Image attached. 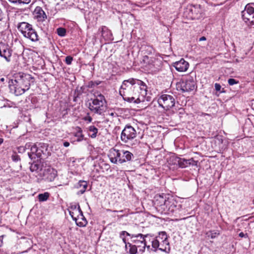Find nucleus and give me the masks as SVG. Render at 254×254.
<instances>
[{
    "mask_svg": "<svg viewBox=\"0 0 254 254\" xmlns=\"http://www.w3.org/2000/svg\"><path fill=\"white\" fill-rule=\"evenodd\" d=\"M35 78L31 74L23 72L15 73L9 81V88L16 96H19L28 91Z\"/></svg>",
    "mask_w": 254,
    "mask_h": 254,
    "instance_id": "1",
    "label": "nucleus"
},
{
    "mask_svg": "<svg viewBox=\"0 0 254 254\" xmlns=\"http://www.w3.org/2000/svg\"><path fill=\"white\" fill-rule=\"evenodd\" d=\"M138 89L140 90V94L143 97L146 95L147 87L146 84L141 80L131 78L125 80L123 82L120 93L122 95L123 91L124 94H125V93H127L129 90H132L134 92L135 90L138 91Z\"/></svg>",
    "mask_w": 254,
    "mask_h": 254,
    "instance_id": "2",
    "label": "nucleus"
},
{
    "mask_svg": "<svg viewBox=\"0 0 254 254\" xmlns=\"http://www.w3.org/2000/svg\"><path fill=\"white\" fill-rule=\"evenodd\" d=\"M29 157L31 159H35L36 157L40 159L47 158L51 155L49 149V145L44 143H36L30 148V152H28Z\"/></svg>",
    "mask_w": 254,
    "mask_h": 254,
    "instance_id": "3",
    "label": "nucleus"
},
{
    "mask_svg": "<svg viewBox=\"0 0 254 254\" xmlns=\"http://www.w3.org/2000/svg\"><path fill=\"white\" fill-rule=\"evenodd\" d=\"M106 101L105 97L101 94L94 95V98H91L89 103L88 108L90 111L98 115L103 114L106 109Z\"/></svg>",
    "mask_w": 254,
    "mask_h": 254,
    "instance_id": "4",
    "label": "nucleus"
},
{
    "mask_svg": "<svg viewBox=\"0 0 254 254\" xmlns=\"http://www.w3.org/2000/svg\"><path fill=\"white\" fill-rule=\"evenodd\" d=\"M17 28L24 37L29 39L33 42L39 40L37 33L33 28L31 24L26 22H22L18 24Z\"/></svg>",
    "mask_w": 254,
    "mask_h": 254,
    "instance_id": "5",
    "label": "nucleus"
},
{
    "mask_svg": "<svg viewBox=\"0 0 254 254\" xmlns=\"http://www.w3.org/2000/svg\"><path fill=\"white\" fill-rule=\"evenodd\" d=\"M159 239H161L163 245H165L166 246L169 245L166 233L164 231L160 232H159L158 236H156L152 239L149 238V241L151 243V250L154 252H156L158 249L162 252L168 253L167 251V248L166 247L164 248H163V247L159 248L160 245V244L159 243Z\"/></svg>",
    "mask_w": 254,
    "mask_h": 254,
    "instance_id": "6",
    "label": "nucleus"
},
{
    "mask_svg": "<svg viewBox=\"0 0 254 254\" xmlns=\"http://www.w3.org/2000/svg\"><path fill=\"white\" fill-rule=\"evenodd\" d=\"M131 239V243L134 244L138 248V252L142 254L145 252L146 246V239L153 237V235L150 234L143 235L142 234L128 235Z\"/></svg>",
    "mask_w": 254,
    "mask_h": 254,
    "instance_id": "7",
    "label": "nucleus"
},
{
    "mask_svg": "<svg viewBox=\"0 0 254 254\" xmlns=\"http://www.w3.org/2000/svg\"><path fill=\"white\" fill-rule=\"evenodd\" d=\"M143 61L144 63H147L146 67L152 73H156L162 69L163 62L161 60L154 58L149 60L148 57L146 55L143 57Z\"/></svg>",
    "mask_w": 254,
    "mask_h": 254,
    "instance_id": "8",
    "label": "nucleus"
},
{
    "mask_svg": "<svg viewBox=\"0 0 254 254\" xmlns=\"http://www.w3.org/2000/svg\"><path fill=\"white\" fill-rule=\"evenodd\" d=\"M176 86L177 89H180L183 92H190L196 88V83L193 77L189 76L186 79L178 82Z\"/></svg>",
    "mask_w": 254,
    "mask_h": 254,
    "instance_id": "9",
    "label": "nucleus"
},
{
    "mask_svg": "<svg viewBox=\"0 0 254 254\" xmlns=\"http://www.w3.org/2000/svg\"><path fill=\"white\" fill-rule=\"evenodd\" d=\"M158 103L159 106L167 111L175 106V99L172 95L163 94L158 98Z\"/></svg>",
    "mask_w": 254,
    "mask_h": 254,
    "instance_id": "10",
    "label": "nucleus"
},
{
    "mask_svg": "<svg viewBox=\"0 0 254 254\" xmlns=\"http://www.w3.org/2000/svg\"><path fill=\"white\" fill-rule=\"evenodd\" d=\"M136 136V131L133 127L129 125L125 126L121 134V139L125 143L128 142Z\"/></svg>",
    "mask_w": 254,
    "mask_h": 254,
    "instance_id": "11",
    "label": "nucleus"
},
{
    "mask_svg": "<svg viewBox=\"0 0 254 254\" xmlns=\"http://www.w3.org/2000/svg\"><path fill=\"white\" fill-rule=\"evenodd\" d=\"M243 19L246 23L249 22L251 25L254 24V7L250 4L246 6L245 9L242 12Z\"/></svg>",
    "mask_w": 254,
    "mask_h": 254,
    "instance_id": "12",
    "label": "nucleus"
},
{
    "mask_svg": "<svg viewBox=\"0 0 254 254\" xmlns=\"http://www.w3.org/2000/svg\"><path fill=\"white\" fill-rule=\"evenodd\" d=\"M171 159H172L173 164H178L179 166L182 168L187 167L190 165L197 166V161H194L193 158L185 159L177 156H172Z\"/></svg>",
    "mask_w": 254,
    "mask_h": 254,
    "instance_id": "13",
    "label": "nucleus"
},
{
    "mask_svg": "<svg viewBox=\"0 0 254 254\" xmlns=\"http://www.w3.org/2000/svg\"><path fill=\"white\" fill-rule=\"evenodd\" d=\"M40 176L47 182H52L57 176V171L50 166H45Z\"/></svg>",
    "mask_w": 254,
    "mask_h": 254,
    "instance_id": "14",
    "label": "nucleus"
},
{
    "mask_svg": "<svg viewBox=\"0 0 254 254\" xmlns=\"http://www.w3.org/2000/svg\"><path fill=\"white\" fill-rule=\"evenodd\" d=\"M202 10L200 5L192 6L189 8H187L185 11L188 13L189 18L191 19H199L202 17Z\"/></svg>",
    "mask_w": 254,
    "mask_h": 254,
    "instance_id": "15",
    "label": "nucleus"
},
{
    "mask_svg": "<svg viewBox=\"0 0 254 254\" xmlns=\"http://www.w3.org/2000/svg\"><path fill=\"white\" fill-rule=\"evenodd\" d=\"M12 50L9 46L3 42H0V56L9 62L11 61Z\"/></svg>",
    "mask_w": 254,
    "mask_h": 254,
    "instance_id": "16",
    "label": "nucleus"
},
{
    "mask_svg": "<svg viewBox=\"0 0 254 254\" xmlns=\"http://www.w3.org/2000/svg\"><path fill=\"white\" fill-rule=\"evenodd\" d=\"M177 202L172 196L167 195L163 211L165 213L173 212L177 206Z\"/></svg>",
    "mask_w": 254,
    "mask_h": 254,
    "instance_id": "17",
    "label": "nucleus"
},
{
    "mask_svg": "<svg viewBox=\"0 0 254 254\" xmlns=\"http://www.w3.org/2000/svg\"><path fill=\"white\" fill-rule=\"evenodd\" d=\"M122 150L117 149L115 148H112L109 150L108 157L110 161L114 164L119 163L121 164L122 159Z\"/></svg>",
    "mask_w": 254,
    "mask_h": 254,
    "instance_id": "18",
    "label": "nucleus"
},
{
    "mask_svg": "<svg viewBox=\"0 0 254 254\" xmlns=\"http://www.w3.org/2000/svg\"><path fill=\"white\" fill-rule=\"evenodd\" d=\"M47 165L43 162H42L41 159L37 161H34L30 166V170L31 172H35L41 176V173L44 171L45 166Z\"/></svg>",
    "mask_w": 254,
    "mask_h": 254,
    "instance_id": "19",
    "label": "nucleus"
},
{
    "mask_svg": "<svg viewBox=\"0 0 254 254\" xmlns=\"http://www.w3.org/2000/svg\"><path fill=\"white\" fill-rule=\"evenodd\" d=\"M168 194H157L155 196L154 204L159 210L163 211Z\"/></svg>",
    "mask_w": 254,
    "mask_h": 254,
    "instance_id": "20",
    "label": "nucleus"
},
{
    "mask_svg": "<svg viewBox=\"0 0 254 254\" xmlns=\"http://www.w3.org/2000/svg\"><path fill=\"white\" fill-rule=\"evenodd\" d=\"M68 211L70 215L73 220H76V216L77 215H80V217H83V212L79 204L71 205L69 207Z\"/></svg>",
    "mask_w": 254,
    "mask_h": 254,
    "instance_id": "21",
    "label": "nucleus"
},
{
    "mask_svg": "<svg viewBox=\"0 0 254 254\" xmlns=\"http://www.w3.org/2000/svg\"><path fill=\"white\" fill-rule=\"evenodd\" d=\"M173 66L179 72H185L187 71L189 67V64L184 59L173 63Z\"/></svg>",
    "mask_w": 254,
    "mask_h": 254,
    "instance_id": "22",
    "label": "nucleus"
},
{
    "mask_svg": "<svg viewBox=\"0 0 254 254\" xmlns=\"http://www.w3.org/2000/svg\"><path fill=\"white\" fill-rule=\"evenodd\" d=\"M34 15L39 21H43L47 19V15L45 11L40 6L36 7L34 10Z\"/></svg>",
    "mask_w": 254,
    "mask_h": 254,
    "instance_id": "23",
    "label": "nucleus"
},
{
    "mask_svg": "<svg viewBox=\"0 0 254 254\" xmlns=\"http://www.w3.org/2000/svg\"><path fill=\"white\" fill-rule=\"evenodd\" d=\"M121 155L122 159L121 160V164L130 161L134 158L133 154L127 150H122Z\"/></svg>",
    "mask_w": 254,
    "mask_h": 254,
    "instance_id": "24",
    "label": "nucleus"
},
{
    "mask_svg": "<svg viewBox=\"0 0 254 254\" xmlns=\"http://www.w3.org/2000/svg\"><path fill=\"white\" fill-rule=\"evenodd\" d=\"M137 248L138 247L133 245V243H128L127 244H126L125 246V249L127 251V253L129 254H136L137 253Z\"/></svg>",
    "mask_w": 254,
    "mask_h": 254,
    "instance_id": "25",
    "label": "nucleus"
},
{
    "mask_svg": "<svg viewBox=\"0 0 254 254\" xmlns=\"http://www.w3.org/2000/svg\"><path fill=\"white\" fill-rule=\"evenodd\" d=\"M80 215H77L76 216V220L74 221H75L76 225L81 227L86 226L88 223L87 221L83 215L82 217H80Z\"/></svg>",
    "mask_w": 254,
    "mask_h": 254,
    "instance_id": "26",
    "label": "nucleus"
},
{
    "mask_svg": "<svg viewBox=\"0 0 254 254\" xmlns=\"http://www.w3.org/2000/svg\"><path fill=\"white\" fill-rule=\"evenodd\" d=\"M76 132L74 133V136L77 137V141H81L83 139L84 135L82 133V130L80 127H76Z\"/></svg>",
    "mask_w": 254,
    "mask_h": 254,
    "instance_id": "27",
    "label": "nucleus"
},
{
    "mask_svg": "<svg viewBox=\"0 0 254 254\" xmlns=\"http://www.w3.org/2000/svg\"><path fill=\"white\" fill-rule=\"evenodd\" d=\"M88 130L90 132L92 133L89 134V136L92 138H95L96 137L98 129L94 126H90L88 127Z\"/></svg>",
    "mask_w": 254,
    "mask_h": 254,
    "instance_id": "28",
    "label": "nucleus"
},
{
    "mask_svg": "<svg viewBox=\"0 0 254 254\" xmlns=\"http://www.w3.org/2000/svg\"><path fill=\"white\" fill-rule=\"evenodd\" d=\"M142 49L144 54L152 55L154 52L153 47L150 45H144L142 46Z\"/></svg>",
    "mask_w": 254,
    "mask_h": 254,
    "instance_id": "29",
    "label": "nucleus"
},
{
    "mask_svg": "<svg viewBox=\"0 0 254 254\" xmlns=\"http://www.w3.org/2000/svg\"><path fill=\"white\" fill-rule=\"evenodd\" d=\"M111 32L106 26L102 27V35L103 37L110 39L111 36Z\"/></svg>",
    "mask_w": 254,
    "mask_h": 254,
    "instance_id": "30",
    "label": "nucleus"
},
{
    "mask_svg": "<svg viewBox=\"0 0 254 254\" xmlns=\"http://www.w3.org/2000/svg\"><path fill=\"white\" fill-rule=\"evenodd\" d=\"M50 196V193L48 192H45L43 193H40L38 195V199L40 201H46Z\"/></svg>",
    "mask_w": 254,
    "mask_h": 254,
    "instance_id": "31",
    "label": "nucleus"
},
{
    "mask_svg": "<svg viewBox=\"0 0 254 254\" xmlns=\"http://www.w3.org/2000/svg\"><path fill=\"white\" fill-rule=\"evenodd\" d=\"M220 234L218 231H209L206 233V235L208 237H210L211 239H214L216 238Z\"/></svg>",
    "mask_w": 254,
    "mask_h": 254,
    "instance_id": "32",
    "label": "nucleus"
},
{
    "mask_svg": "<svg viewBox=\"0 0 254 254\" xmlns=\"http://www.w3.org/2000/svg\"><path fill=\"white\" fill-rule=\"evenodd\" d=\"M125 100L128 102H133L136 104H138L141 102V100L139 97L135 99V98L133 96L125 97Z\"/></svg>",
    "mask_w": 254,
    "mask_h": 254,
    "instance_id": "33",
    "label": "nucleus"
},
{
    "mask_svg": "<svg viewBox=\"0 0 254 254\" xmlns=\"http://www.w3.org/2000/svg\"><path fill=\"white\" fill-rule=\"evenodd\" d=\"M57 33L59 36L64 37L65 35L66 30L64 28L60 27L57 29Z\"/></svg>",
    "mask_w": 254,
    "mask_h": 254,
    "instance_id": "34",
    "label": "nucleus"
},
{
    "mask_svg": "<svg viewBox=\"0 0 254 254\" xmlns=\"http://www.w3.org/2000/svg\"><path fill=\"white\" fill-rule=\"evenodd\" d=\"M11 159L13 161L15 162L20 161V156L16 154L15 152H14L13 154L11 155Z\"/></svg>",
    "mask_w": 254,
    "mask_h": 254,
    "instance_id": "35",
    "label": "nucleus"
},
{
    "mask_svg": "<svg viewBox=\"0 0 254 254\" xmlns=\"http://www.w3.org/2000/svg\"><path fill=\"white\" fill-rule=\"evenodd\" d=\"M78 185L80 187H82V188L87 189V183L86 181H80L78 182Z\"/></svg>",
    "mask_w": 254,
    "mask_h": 254,
    "instance_id": "36",
    "label": "nucleus"
},
{
    "mask_svg": "<svg viewBox=\"0 0 254 254\" xmlns=\"http://www.w3.org/2000/svg\"><path fill=\"white\" fill-rule=\"evenodd\" d=\"M73 58L70 56L66 57L65 59V62L67 65L71 64Z\"/></svg>",
    "mask_w": 254,
    "mask_h": 254,
    "instance_id": "37",
    "label": "nucleus"
},
{
    "mask_svg": "<svg viewBox=\"0 0 254 254\" xmlns=\"http://www.w3.org/2000/svg\"><path fill=\"white\" fill-rule=\"evenodd\" d=\"M228 82L230 85H233L234 84H238L239 83V81L236 80L234 78H229L228 80Z\"/></svg>",
    "mask_w": 254,
    "mask_h": 254,
    "instance_id": "38",
    "label": "nucleus"
},
{
    "mask_svg": "<svg viewBox=\"0 0 254 254\" xmlns=\"http://www.w3.org/2000/svg\"><path fill=\"white\" fill-rule=\"evenodd\" d=\"M18 5L21 4H27L29 3L31 1V0H18Z\"/></svg>",
    "mask_w": 254,
    "mask_h": 254,
    "instance_id": "39",
    "label": "nucleus"
},
{
    "mask_svg": "<svg viewBox=\"0 0 254 254\" xmlns=\"http://www.w3.org/2000/svg\"><path fill=\"white\" fill-rule=\"evenodd\" d=\"M99 83H98V82H94L93 81H90L88 83V87L89 88H93L94 87L95 85H98Z\"/></svg>",
    "mask_w": 254,
    "mask_h": 254,
    "instance_id": "40",
    "label": "nucleus"
},
{
    "mask_svg": "<svg viewBox=\"0 0 254 254\" xmlns=\"http://www.w3.org/2000/svg\"><path fill=\"white\" fill-rule=\"evenodd\" d=\"M125 235H126L127 236H128V235H132V234H130L129 233H128L127 232V231H122L121 233H120V237L121 238H123V236Z\"/></svg>",
    "mask_w": 254,
    "mask_h": 254,
    "instance_id": "41",
    "label": "nucleus"
},
{
    "mask_svg": "<svg viewBox=\"0 0 254 254\" xmlns=\"http://www.w3.org/2000/svg\"><path fill=\"white\" fill-rule=\"evenodd\" d=\"M221 85L218 83L215 84V88L216 91H220L221 89Z\"/></svg>",
    "mask_w": 254,
    "mask_h": 254,
    "instance_id": "42",
    "label": "nucleus"
},
{
    "mask_svg": "<svg viewBox=\"0 0 254 254\" xmlns=\"http://www.w3.org/2000/svg\"><path fill=\"white\" fill-rule=\"evenodd\" d=\"M86 189H84V188H82L80 190H79L77 192V194H83L84 193V192L85 191Z\"/></svg>",
    "mask_w": 254,
    "mask_h": 254,
    "instance_id": "43",
    "label": "nucleus"
},
{
    "mask_svg": "<svg viewBox=\"0 0 254 254\" xmlns=\"http://www.w3.org/2000/svg\"><path fill=\"white\" fill-rule=\"evenodd\" d=\"M9 2L13 3V4H16V5H18V2H19V0H8Z\"/></svg>",
    "mask_w": 254,
    "mask_h": 254,
    "instance_id": "44",
    "label": "nucleus"
},
{
    "mask_svg": "<svg viewBox=\"0 0 254 254\" xmlns=\"http://www.w3.org/2000/svg\"><path fill=\"white\" fill-rule=\"evenodd\" d=\"M239 236L241 237V238H243V237H248V235L247 234H244L243 232H241L239 234Z\"/></svg>",
    "mask_w": 254,
    "mask_h": 254,
    "instance_id": "45",
    "label": "nucleus"
},
{
    "mask_svg": "<svg viewBox=\"0 0 254 254\" xmlns=\"http://www.w3.org/2000/svg\"><path fill=\"white\" fill-rule=\"evenodd\" d=\"M3 13H2L1 9L0 8V21L2 20L3 18Z\"/></svg>",
    "mask_w": 254,
    "mask_h": 254,
    "instance_id": "46",
    "label": "nucleus"
},
{
    "mask_svg": "<svg viewBox=\"0 0 254 254\" xmlns=\"http://www.w3.org/2000/svg\"><path fill=\"white\" fill-rule=\"evenodd\" d=\"M103 165H104V167H105V169L106 170H108L110 167V165L109 164H103Z\"/></svg>",
    "mask_w": 254,
    "mask_h": 254,
    "instance_id": "47",
    "label": "nucleus"
},
{
    "mask_svg": "<svg viewBox=\"0 0 254 254\" xmlns=\"http://www.w3.org/2000/svg\"><path fill=\"white\" fill-rule=\"evenodd\" d=\"M63 145L64 147H68L69 145V143L67 141H64L63 143Z\"/></svg>",
    "mask_w": 254,
    "mask_h": 254,
    "instance_id": "48",
    "label": "nucleus"
},
{
    "mask_svg": "<svg viewBox=\"0 0 254 254\" xmlns=\"http://www.w3.org/2000/svg\"><path fill=\"white\" fill-rule=\"evenodd\" d=\"M206 40V38L204 36H202L201 37H200L199 39V41H205Z\"/></svg>",
    "mask_w": 254,
    "mask_h": 254,
    "instance_id": "49",
    "label": "nucleus"
},
{
    "mask_svg": "<svg viewBox=\"0 0 254 254\" xmlns=\"http://www.w3.org/2000/svg\"><path fill=\"white\" fill-rule=\"evenodd\" d=\"M122 240H123L124 243L125 244V246H126V244H127L128 242H127L126 239L124 237H123V238H122Z\"/></svg>",
    "mask_w": 254,
    "mask_h": 254,
    "instance_id": "50",
    "label": "nucleus"
},
{
    "mask_svg": "<svg viewBox=\"0 0 254 254\" xmlns=\"http://www.w3.org/2000/svg\"><path fill=\"white\" fill-rule=\"evenodd\" d=\"M4 139L2 138H0V146L3 143Z\"/></svg>",
    "mask_w": 254,
    "mask_h": 254,
    "instance_id": "51",
    "label": "nucleus"
},
{
    "mask_svg": "<svg viewBox=\"0 0 254 254\" xmlns=\"http://www.w3.org/2000/svg\"><path fill=\"white\" fill-rule=\"evenodd\" d=\"M159 243L160 244V245L161 247H163L164 245H163V243H162V240L161 239H159Z\"/></svg>",
    "mask_w": 254,
    "mask_h": 254,
    "instance_id": "52",
    "label": "nucleus"
},
{
    "mask_svg": "<svg viewBox=\"0 0 254 254\" xmlns=\"http://www.w3.org/2000/svg\"><path fill=\"white\" fill-rule=\"evenodd\" d=\"M3 236H0V243H1V244H2V239H3Z\"/></svg>",
    "mask_w": 254,
    "mask_h": 254,
    "instance_id": "53",
    "label": "nucleus"
},
{
    "mask_svg": "<svg viewBox=\"0 0 254 254\" xmlns=\"http://www.w3.org/2000/svg\"><path fill=\"white\" fill-rule=\"evenodd\" d=\"M146 248L148 250H150L151 249H150V245H147V244H146Z\"/></svg>",
    "mask_w": 254,
    "mask_h": 254,
    "instance_id": "54",
    "label": "nucleus"
},
{
    "mask_svg": "<svg viewBox=\"0 0 254 254\" xmlns=\"http://www.w3.org/2000/svg\"><path fill=\"white\" fill-rule=\"evenodd\" d=\"M92 119L91 117H88V121L89 122H91L92 121Z\"/></svg>",
    "mask_w": 254,
    "mask_h": 254,
    "instance_id": "55",
    "label": "nucleus"
},
{
    "mask_svg": "<svg viewBox=\"0 0 254 254\" xmlns=\"http://www.w3.org/2000/svg\"><path fill=\"white\" fill-rule=\"evenodd\" d=\"M21 149H23V151H25V149H24V148L23 147H20L19 148V150H21Z\"/></svg>",
    "mask_w": 254,
    "mask_h": 254,
    "instance_id": "56",
    "label": "nucleus"
},
{
    "mask_svg": "<svg viewBox=\"0 0 254 254\" xmlns=\"http://www.w3.org/2000/svg\"><path fill=\"white\" fill-rule=\"evenodd\" d=\"M5 79L4 78L2 77V78H1L0 80L1 81V82H3L4 81Z\"/></svg>",
    "mask_w": 254,
    "mask_h": 254,
    "instance_id": "57",
    "label": "nucleus"
},
{
    "mask_svg": "<svg viewBox=\"0 0 254 254\" xmlns=\"http://www.w3.org/2000/svg\"><path fill=\"white\" fill-rule=\"evenodd\" d=\"M31 146L30 144H26L25 145V147H28V148Z\"/></svg>",
    "mask_w": 254,
    "mask_h": 254,
    "instance_id": "58",
    "label": "nucleus"
},
{
    "mask_svg": "<svg viewBox=\"0 0 254 254\" xmlns=\"http://www.w3.org/2000/svg\"><path fill=\"white\" fill-rule=\"evenodd\" d=\"M251 4L253 5V6L254 7V3H252Z\"/></svg>",
    "mask_w": 254,
    "mask_h": 254,
    "instance_id": "59",
    "label": "nucleus"
},
{
    "mask_svg": "<svg viewBox=\"0 0 254 254\" xmlns=\"http://www.w3.org/2000/svg\"><path fill=\"white\" fill-rule=\"evenodd\" d=\"M111 115L113 116V115H114V113H111Z\"/></svg>",
    "mask_w": 254,
    "mask_h": 254,
    "instance_id": "60",
    "label": "nucleus"
},
{
    "mask_svg": "<svg viewBox=\"0 0 254 254\" xmlns=\"http://www.w3.org/2000/svg\"><path fill=\"white\" fill-rule=\"evenodd\" d=\"M120 212H123V210H121V211H120Z\"/></svg>",
    "mask_w": 254,
    "mask_h": 254,
    "instance_id": "61",
    "label": "nucleus"
}]
</instances>
